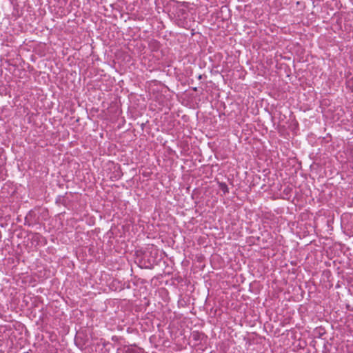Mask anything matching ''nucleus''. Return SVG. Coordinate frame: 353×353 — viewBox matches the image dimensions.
Instances as JSON below:
<instances>
[{
	"instance_id": "1",
	"label": "nucleus",
	"mask_w": 353,
	"mask_h": 353,
	"mask_svg": "<svg viewBox=\"0 0 353 353\" xmlns=\"http://www.w3.org/2000/svg\"><path fill=\"white\" fill-rule=\"evenodd\" d=\"M206 338L207 336L205 335V334L199 331H193L190 334V339H192L196 343L195 345H198L204 339Z\"/></svg>"
},
{
	"instance_id": "2",
	"label": "nucleus",
	"mask_w": 353,
	"mask_h": 353,
	"mask_svg": "<svg viewBox=\"0 0 353 353\" xmlns=\"http://www.w3.org/2000/svg\"><path fill=\"white\" fill-rule=\"evenodd\" d=\"M219 188L223 192V194H226L229 192V188L225 183L219 182Z\"/></svg>"
},
{
	"instance_id": "3",
	"label": "nucleus",
	"mask_w": 353,
	"mask_h": 353,
	"mask_svg": "<svg viewBox=\"0 0 353 353\" xmlns=\"http://www.w3.org/2000/svg\"><path fill=\"white\" fill-rule=\"evenodd\" d=\"M124 353H141V352L136 347H128L124 350Z\"/></svg>"
},
{
	"instance_id": "4",
	"label": "nucleus",
	"mask_w": 353,
	"mask_h": 353,
	"mask_svg": "<svg viewBox=\"0 0 353 353\" xmlns=\"http://www.w3.org/2000/svg\"><path fill=\"white\" fill-rule=\"evenodd\" d=\"M158 331L161 333L159 325H158Z\"/></svg>"
},
{
	"instance_id": "5",
	"label": "nucleus",
	"mask_w": 353,
	"mask_h": 353,
	"mask_svg": "<svg viewBox=\"0 0 353 353\" xmlns=\"http://www.w3.org/2000/svg\"><path fill=\"white\" fill-rule=\"evenodd\" d=\"M149 70L152 72L153 70V68H152V69L149 68Z\"/></svg>"
}]
</instances>
